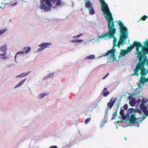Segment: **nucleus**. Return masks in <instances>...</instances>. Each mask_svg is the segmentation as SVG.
<instances>
[{
  "label": "nucleus",
  "instance_id": "nucleus-1",
  "mask_svg": "<svg viewBox=\"0 0 148 148\" xmlns=\"http://www.w3.org/2000/svg\"><path fill=\"white\" fill-rule=\"evenodd\" d=\"M111 24V29H114L115 32L113 37L110 38H113V46L112 48L113 47L114 48V47L116 46L119 48L121 45L123 46L126 43V41L127 39V38L128 37V30L127 28L124 26L123 22L120 21H116L117 22V23L119 26V31L120 32L119 40L117 45V39L114 36L116 32V29L115 28L113 18Z\"/></svg>",
  "mask_w": 148,
  "mask_h": 148
},
{
  "label": "nucleus",
  "instance_id": "nucleus-2",
  "mask_svg": "<svg viewBox=\"0 0 148 148\" xmlns=\"http://www.w3.org/2000/svg\"><path fill=\"white\" fill-rule=\"evenodd\" d=\"M101 2V8L103 14L106 17L108 22V27L109 31L107 33L104 34L102 36H99V38L102 39L104 38L108 37L109 38L113 37L114 30L111 29V24L113 17L112 14L107 4L105 1V0H100Z\"/></svg>",
  "mask_w": 148,
  "mask_h": 148
},
{
  "label": "nucleus",
  "instance_id": "nucleus-3",
  "mask_svg": "<svg viewBox=\"0 0 148 148\" xmlns=\"http://www.w3.org/2000/svg\"><path fill=\"white\" fill-rule=\"evenodd\" d=\"M128 112L130 115L129 117V122L131 123L137 124L138 123L137 120L138 119L141 121L140 123H141L142 121L144 120L146 118V116H143L141 117L137 118L136 115L137 114H140L142 112L139 109H134L133 108H130L129 109Z\"/></svg>",
  "mask_w": 148,
  "mask_h": 148
},
{
  "label": "nucleus",
  "instance_id": "nucleus-4",
  "mask_svg": "<svg viewBox=\"0 0 148 148\" xmlns=\"http://www.w3.org/2000/svg\"><path fill=\"white\" fill-rule=\"evenodd\" d=\"M134 46L136 47V52H135L136 54H138L137 57L138 60H141L144 58L145 57L144 53L145 51V49L147 47L145 46H143L140 42L137 41H134L133 44L130 45L129 48H130L131 50H132Z\"/></svg>",
  "mask_w": 148,
  "mask_h": 148
},
{
  "label": "nucleus",
  "instance_id": "nucleus-5",
  "mask_svg": "<svg viewBox=\"0 0 148 148\" xmlns=\"http://www.w3.org/2000/svg\"><path fill=\"white\" fill-rule=\"evenodd\" d=\"M116 52V49L114 47L110 50H108L107 52L103 53L101 56H100L98 58H100L103 57L107 56V60L108 62H114L116 58V55L115 54Z\"/></svg>",
  "mask_w": 148,
  "mask_h": 148
},
{
  "label": "nucleus",
  "instance_id": "nucleus-6",
  "mask_svg": "<svg viewBox=\"0 0 148 148\" xmlns=\"http://www.w3.org/2000/svg\"><path fill=\"white\" fill-rule=\"evenodd\" d=\"M52 5L49 0H42L41 1L40 8L45 11L50 10Z\"/></svg>",
  "mask_w": 148,
  "mask_h": 148
},
{
  "label": "nucleus",
  "instance_id": "nucleus-7",
  "mask_svg": "<svg viewBox=\"0 0 148 148\" xmlns=\"http://www.w3.org/2000/svg\"><path fill=\"white\" fill-rule=\"evenodd\" d=\"M148 99H145L143 98L142 100L140 108L143 112L145 115L148 116Z\"/></svg>",
  "mask_w": 148,
  "mask_h": 148
},
{
  "label": "nucleus",
  "instance_id": "nucleus-8",
  "mask_svg": "<svg viewBox=\"0 0 148 148\" xmlns=\"http://www.w3.org/2000/svg\"><path fill=\"white\" fill-rule=\"evenodd\" d=\"M85 6L89 10V13L90 15H93L95 13L92 5L89 0H84Z\"/></svg>",
  "mask_w": 148,
  "mask_h": 148
},
{
  "label": "nucleus",
  "instance_id": "nucleus-9",
  "mask_svg": "<svg viewBox=\"0 0 148 148\" xmlns=\"http://www.w3.org/2000/svg\"><path fill=\"white\" fill-rule=\"evenodd\" d=\"M52 45V43L51 42H42L38 45V46L40 47L38 49L37 51H41L45 48L49 47L50 46Z\"/></svg>",
  "mask_w": 148,
  "mask_h": 148
},
{
  "label": "nucleus",
  "instance_id": "nucleus-10",
  "mask_svg": "<svg viewBox=\"0 0 148 148\" xmlns=\"http://www.w3.org/2000/svg\"><path fill=\"white\" fill-rule=\"evenodd\" d=\"M142 59L139 60L140 61L139 63L137 64V67L138 66H139V69L141 71L140 74L142 75H145L147 73L145 71V69L144 68V61L145 60H141Z\"/></svg>",
  "mask_w": 148,
  "mask_h": 148
},
{
  "label": "nucleus",
  "instance_id": "nucleus-11",
  "mask_svg": "<svg viewBox=\"0 0 148 148\" xmlns=\"http://www.w3.org/2000/svg\"><path fill=\"white\" fill-rule=\"evenodd\" d=\"M55 75V72H51L49 73L47 75L44 76L42 78V80H45L49 78L53 79L54 78Z\"/></svg>",
  "mask_w": 148,
  "mask_h": 148
},
{
  "label": "nucleus",
  "instance_id": "nucleus-12",
  "mask_svg": "<svg viewBox=\"0 0 148 148\" xmlns=\"http://www.w3.org/2000/svg\"><path fill=\"white\" fill-rule=\"evenodd\" d=\"M84 41V40L82 39H73L70 40V42L75 44V45H79L78 43Z\"/></svg>",
  "mask_w": 148,
  "mask_h": 148
},
{
  "label": "nucleus",
  "instance_id": "nucleus-13",
  "mask_svg": "<svg viewBox=\"0 0 148 148\" xmlns=\"http://www.w3.org/2000/svg\"><path fill=\"white\" fill-rule=\"evenodd\" d=\"M110 94L109 91H108L107 89L105 88L102 91V95L104 97H106Z\"/></svg>",
  "mask_w": 148,
  "mask_h": 148
},
{
  "label": "nucleus",
  "instance_id": "nucleus-14",
  "mask_svg": "<svg viewBox=\"0 0 148 148\" xmlns=\"http://www.w3.org/2000/svg\"><path fill=\"white\" fill-rule=\"evenodd\" d=\"M116 98H115L114 100H113V99H112L110 102L108 103L107 104V106L108 107H109L110 108H111L113 106L114 103L115 102L116 99Z\"/></svg>",
  "mask_w": 148,
  "mask_h": 148
},
{
  "label": "nucleus",
  "instance_id": "nucleus-15",
  "mask_svg": "<svg viewBox=\"0 0 148 148\" xmlns=\"http://www.w3.org/2000/svg\"><path fill=\"white\" fill-rule=\"evenodd\" d=\"M31 50V48L30 46L25 47L23 48V51L25 54L29 53Z\"/></svg>",
  "mask_w": 148,
  "mask_h": 148
},
{
  "label": "nucleus",
  "instance_id": "nucleus-16",
  "mask_svg": "<svg viewBox=\"0 0 148 148\" xmlns=\"http://www.w3.org/2000/svg\"><path fill=\"white\" fill-rule=\"evenodd\" d=\"M128 53L127 51L125 49L124 50H121V51L119 55V59H120V58L122 57L123 56H125L126 54Z\"/></svg>",
  "mask_w": 148,
  "mask_h": 148
},
{
  "label": "nucleus",
  "instance_id": "nucleus-17",
  "mask_svg": "<svg viewBox=\"0 0 148 148\" xmlns=\"http://www.w3.org/2000/svg\"><path fill=\"white\" fill-rule=\"evenodd\" d=\"M30 72V71H29L28 72L23 73L22 74H21L20 75H16V78H22L26 76L27 75H28Z\"/></svg>",
  "mask_w": 148,
  "mask_h": 148
},
{
  "label": "nucleus",
  "instance_id": "nucleus-18",
  "mask_svg": "<svg viewBox=\"0 0 148 148\" xmlns=\"http://www.w3.org/2000/svg\"><path fill=\"white\" fill-rule=\"evenodd\" d=\"M26 79H25L22 80L21 81L19 82L17 85H16L15 86L14 88H16L21 87L26 81Z\"/></svg>",
  "mask_w": 148,
  "mask_h": 148
},
{
  "label": "nucleus",
  "instance_id": "nucleus-19",
  "mask_svg": "<svg viewBox=\"0 0 148 148\" xmlns=\"http://www.w3.org/2000/svg\"><path fill=\"white\" fill-rule=\"evenodd\" d=\"M48 92H44L39 94L38 96V98L40 99H41L44 98L45 96H47L49 95Z\"/></svg>",
  "mask_w": 148,
  "mask_h": 148
},
{
  "label": "nucleus",
  "instance_id": "nucleus-20",
  "mask_svg": "<svg viewBox=\"0 0 148 148\" xmlns=\"http://www.w3.org/2000/svg\"><path fill=\"white\" fill-rule=\"evenodd\" d=\"M145 46L147 47L145 49V51L144 53L145 57V55L146 54H148V40L145 41L144 42Z\"/></svg>",
  "mask_w": 148,
  "mask_h": 148
},
{
  "label": "nucleus",
  "instance_id": "nucleus-21",
  "mask_svg": "<svg viewBox=\"0 0 148 148\" xmlns=\"http://www.w3.org/2000/svg\"><path fill=\"white\" fill-rule=\"evenodd\" d=\"M7 45L6 44H4L0 47V50L2 52L6 51H7Z\"/></svg>",
  "mask_w": 148,
  "mask_h": 148
},
{
  "label": "nucleus",
  "instance_id": "nucleus-22",
  "mask_svg": "<svg viewBox=\"0 0 148 148\" xmlns=\"http://www.w3.org/2000/svg\"><path fill=\"white\" fill-rule=\"evenodd\" d=\"M139 70V66H138L137 67L136 66V68L134 70V73L132 75H136L137 76H138L139 75L138 72Z\"/></svg>",
  "mask_w": 148,
  "mask_h": 148
},
{
  "label": "nucleus",
  "instance_id": "nucleus-23",
  "mask_svg": "<svg viewBox=\"0 0 148 148\" xmlns=\"http://www.w3.org/2000/svg\"><path fill=\"white\" fill-rule=\"evenodd\" d=\"M24 54V53L23 51H21L17 53L14 57V60L16 63H17L16 60V57L18 55H23Z\"/></svg>",
  "mask_w": 148,
  "mask_h": 148
},
{
  "label": "nucleus",
  "instance_id": "nucleus-24",
  "mask_svg": "<svg viewBox=\"0 0 148 148\" xmlns=\"http://www.w3.org/2000/svg\"><path fill=\"white\" fill-rule=\"evenodd\" d=\"M95 57V56L94 55L92 54L84 58V59L87 60H90L94 58Z\"/></svg>",
  "mask_w": 148,
  "mask_h": 148
},
{
  "label": "nucleus",
  "instance_id": "nucleus-25",
  "mask_svg": "<svg viewBox=\"0 0 148 148\" xmlns=\"http://www.w3.org/2000/svg\"><path fill=\"white\" fill-rule=\"evenodd\" d=\"M140 81L143 83V84H145V82H146V79L145 78V76H142L140 77Z\"/></svg>",
  "mask_w": 148,
  "mask_h": 148
},
{
  "label": "nucleus",
  "instance_id": "nucleus-26",
  "mask_svg": "<svg viewBox=\"0 0 148 148\" xmlns=\"http://www.w3.org/2000/svg\"><path fill=\"white\" fill-rule=\"evenodd\" d=\"M129 103L131 106H134L136 104V102L134 100H132L130 101Z\"/></svg>",
  "mask_w": 148,
  "mask_h": 148
},
{
  "label": "nucleus",
  "instance_id": "nucleus-27",
  "mask_svg": "<svg viewBox=\"0 0 148 148\" xmlns=\"http://www.w3.org/2000/svg\"><path fill=\"white\" fill-rule=\"evenodd\" d=\"M7 30V29H3L0 30V36L3 35Z\"/></svg>",
  "mask_w": 148,
  "mask_h": 148
},
{
  "label": "nucleus",
  "instance_id": "nucleus-28",
  "mask_svg": "<svg viewBox=\"0 0 148 148\" xmlns=\"http://www.w3.org/2000/svg\"><path fill=\"white\" fill-rule=\"evenodd\" d=\"M117 115V111H116L113 114V117H112V119L113 120L115 119V117Z\"/></svg>",
  "mask_w": 148,
  "mask_h": 148
},
{
  "label": "nucleus",
  "instance_id": "nucleus-29",
  "mask_svg": "<svg viewBox=\"0 0 148 148\" xmlns=\"http://www.w3.org/2000/svg\"><path fill=\"white\" fill-rule=\"evenodd\" d=\"M124 110L123 109H121L120 112V114L121 115L122 117H124Z\"/></svg>",
  "mask_w": 148,
  "mask_h": 148
},
{
  "label": "nucleus",
  "instance_id": "nucleus-30",
  "mask_svg": "<svg viewBox=\"0 0 148 148\" xmlns=\"http://www.w3.org/2000/svg\"><path fill=\"white\" fill-rule=\"evenodd\" d=\"M91 120V118H89L86 119L85 121V124H87Z\"/></svg>",
  "mask_w": 148,
  "mask_h": 148
},
{
  "label": "nucleus",
  "instance_id": "nucleus-31",
  "mask_svg": "<svg viewBox=\"0 0 148 148\" xmlns=\"http://www.w3.org/2000/svg\"><path fill=\"white\" fill-rule=\"evenodd\" d=\"M9 58V57L7 56H3L2 57H0V58L2 59L3 60H6Z\"/></svg>",
  "mask_w": 148,
  "mask_h": 148
},
{
  "label": "nucleus",
  "instance_id": "nucleus-32",
  "mask_svg": "<svg viewBox=\"0 0 148 148\" xmlns=\"http://www.w3.org/2000/svg\"><path fill=\"white\" fill-rule=\"evenodd\" d=\"M147 18H148V16H144L141 19L143 21H145L146 20V19Z\"/></svg>",
  "mask_w": 148,
  "mask_h": 148
},
{
  "label": "nucleus",
  "instance_id": "nucleus-33",
  "mask_svg": "<svg viewBox=\"0 0 148 148\" xmlns=\"http://www.w3.org/2000/svg\"><path fill=\"white\" fill-rule=\"evenodd\" d=\"M145 84H143V83L141 82L140 81L139 82V83L138 84V86L139 87H141L142 86H143Z\"/></svg>",
  "mask_w": 148,
  "mask_h": 148
},
{
  "label": "nucleus",
  "instance_id": "nucleus-34",
  "mask_svg": "<svg viewBox=\"0 0 148 148\" xmlns=\"http://www.w3.org/2000/svg\"><path fill=\"white\" fill-rule=\"evenodd\" d=\"M79 37L78 35L73 36V38H74V39H76V38H78Z\"/></svg>",
  "mask_w": 148,
  "mask_h": 148
},
{
  "label": "nucleus",
  "instance_id": "nucleus-35",
  "mask_svg": "<svg viewBox=\"0 0 148 148\" xmlns=\"http://www.w3.org/2000/svg\"><path fill=\"white\" fill-rule=\"evenodd\" d=\"M130 48H129V47H127V49H125L127 51V53H128L129 52H130L132 50H131L130 49Z\"/></svg>",
  "mask_w": 148,
  "mask_h": 148
},
{
  "label": "nucleus",
  "instance_id": "nucleus-36",
  "mask_svg": "<svg viewBox=\"0 0 148 148\" xmlns=\"http://www.w3.org/2000/svg\"><path fill=\"white\" fill-rule=\"evenodd\" d=\"M7 52L6 51H3V53H2L3 56H5L7 55Z\"/></svg>",
  "mask_w": 148,
  "mask_h": 148
},
{
  "label": "nucleus",
  "instance_id": "nucleus-37",
  "mask_svg": "<svg viewBox=\"0 0 148 148\" xmlns=\"http://www.w3.org/2000/svg\"><path fill=\"white\" fill-rule=\"evenodd\" d=\"M109 74V73H107L106 75L103 77V79H105L108 76Z\"/></svg>",
  "mask_w": 148,
  "mask_h": 148
},
{
  "label": "nucleus",
  "instance_id": "nucleus-38",
  "mask_svg": "<svg viewBox=\"0 0 148 148\" xmlns=\"http://www.w3.org/2000/svg\"><path fill=\"white\" fill-rule=\"evenodd\" d=\"M50 148H58L57 146L56 145H53L51 146Z\"/></svg>",
  "mask_w": 148,
  "mask_h": 148
},
{
  "label": "nucleus",
  "instance_id": "nucleus-39",
  "mask_svg": "<svg viewBox=\"0 0 148 148\" xmlns=\"http://www.w3.org/2000/svg\"><path fill=\"white\" fill-rule=\"evenodd\" d=\"M60 0H58V1L56 3V5H59L60 4Z\"/></svg>",
  "mask_w": 148,
  "mask_h": 148
},
{
  "label": "nucleus",
  "instance_id": "nucleus-40",
  "mask_svg": "<svg viewBox=\"0 0 148 148\" xmlns=\"http://www.w3.org/2000/svg\"><path fill=\"white\" fill-rule=\"evenodd\" d=\"M127 107H128V106H127V105H125L123 106V108L125 110L127 109Z\"/></svg>",
  "mask_w": 148,
  "mask_h": 148
},
{
  "label": "nucleus",
  "instance_id": "nucleus-41",
  "mask_svg": "<svg viewBox=\"0 0 148 148\" xmlns=\"http://www.w3.org/2000/svg\"><path fill=\"white\" fill-rule=\"evenodd\" d=\"M105 125L104 123H102L101 124L100 127L102 128Z\"/></svg>",
  "mask_w": 148,
  "mask_h": 148
},
{
  "label": "nucleus",
  "instance_id": "nucleus-42",
  "mask_svg": "<svg viewBox=\"0 0 148 148\" xmlns=\"http://www.w3.org/2000/svg\"><path fill=\"white\" fill-rule=\"evenodd\" d=\"M94 40V38L90 39L88 40V42H91L93 40Z\"/></svg>",
  "mask_w": 148,
  "mask_h": 148
},
{
  "label": "nucleus",
  "instance_id": "nucleus-43",
  "mask_svg": "<svg viewBox=\"0 0 148 148\" xmlns=\"http://www.w3.org/2000/svg\"><path fill=\"white\" fill-rule=\"evenodd\" d=\"M83 35V34L82 33L80 34H79V37L82 36Z\"/></svg>",
  "mask_w": 148,
  "mask_h": 148
},
{
  "label": "nucleus",
  "instance_id": "nucleus-44",
  "mask_svg": "<svg viewBox=\"0 0 148 148\" xmlns=\"http://www.w3.org/2000/svg\"><path fill=\"white\" fill-rule=\"evenodd\" d=\"M146 62L148 64V59L146 60Z\"/></svg>",
  "mask_w": 148,
  "mask_h": 148
},
{
  "label": "nucleus",
  "instance_id": "nucleus-45",
  "mask_svg": "<svg viewBox=\"0 0 148 148\" xmlns=\"http://www.w3.org/2000/svg\"><path fill=\"white\" fill-rule=\"evenodd\" d=\"M17 3H16V2L14 3V5H16Z\"/></svg>",
  "mask_w": 148,
  "mask_h": 148
},
{
  "label": "nucleus",
  "instance_id": "nucleus-46",
  "mask_svg": "<svg viewBox=\"0 0 148 148\" xmlns=\"http://www.w3.org/2000/svg\"><path fill=\"white\" fill-rule=\"evenodd\" d=\"M106 113L107 114H108V111L107 110H106Z\"/></svg>",
  "mask_w": 148,
  "mask_h": 148
},
{
  "label": "nucleus",
  "instance_id": "nucleus-47",
  "mask_svg": "<svg viewBox=\"0 0 148 148\" xmlns=\"http://www.w3.org/2000/svg\"><path fill=\"white\" fill-rule=\"evenodd\" d=\"M146 82H148V77L146 79Z\"/></svg>",
  "mask_w": 148,
  "mask_h": 148
},
{
  "label": "nucleus",
  "instance_id": "nucleus-48",
  "mask_svg": "<svg viewBox=\"0 0 148 148\" xmlns=\"http://www.w3.org/2000/svg\"><path fill=\"white\" fill-rule=\"evenodd\" d=\"M99 38H98V39H97V40H96V41H99Z\"/></svg>",
  "mask_w": 148,
  "mask_h": 148
},
{
  "label": "nucleus",
  "instance_id": "nucleus-49",
  "mask_svg": "<svg viewBox=\"0 0 148 148\" xmlns=\"http://www.w3.org/2000/svg\"><path fill=\"white\" fill-rule=\"evenodd\" d=\"M11 6H14V4H12V5H11Z\"/></svg>",
  "mask_w": 148,
  "mask_h": 148
},
{
  "label": "nucleus",
  "instance_id": "nucleus-50",
  "mask_svg": "<svg viewBox=\"0 0 148 148\" xmlns=\"http://www.w3.org/2000/svg\"><path fill=\"white\" fill-rule=\"evenodd\" d=\"M140 99H138V103L139 101H140Z\"/></svg>",
  "mask_w": 148,
  "mask_h": 148
},
{
  "label": "nucleus",
  "instance_id": "nucleus-51",
  "mask_svg": "<svg viewBox=\"0 0 148 148\" xmlns=\"http://www.w3.org/2000/svg\"><path fill=\"white\" fill-rule=\"evenodd\" d=\"M0 56H3V55H2V54H0Z\"/></svg>",
  "mask_w": 148,
  "mask_h": 148
},
{
  "label": "nucleus",
  "instance_id": "nucleus-52",
  "mask_svg": "<svg viewBox=\"0 0 148 148\" xmlns=\"http://www.w3.org/2000/svg\"><path fill=\"white\" fill-rule=\"evenodd\" d=\"M119 122H120V121H117V123H119Z\"/></svg>",
  "mask_w": 148,
  "mask_h": 148
},
{
  "label": "nucleus",
  "instance_id": "nucleus-53",
  "mask_svg": "<svg viewBox=\"0 0 148 148\" xmlns=\"http://www.w3.org/2000/svg\"><path fill=\"white\" fill-rule=\"evenodd\" d=\"M125 140H127V138L126 137H125Z\"/></svg>",
  "mask_w": 148,
  "mask_h": 148
},
{
  "label": "nucleus",
  "instance_id": "nucleus-54",
  "mask_svg": "<svg viewBox=\"0 0 148 148\" xmlns=\"http://www.w3.org/2000/svg\"><path fill=\"white\" fill-rule=\"evenodd\" d=\"M139 125H138V126H137V127H139Z\"/></svg>",
  "mask_w": 148,
  "mask_h": 148
},
{
  "label": "nucleus",
  "instance_id": "nucleus-55",
  "mask_svg": "<svg viewBox=\"0 0 148 148\" xmlns=\"http://www.w3.org/2000/svg\"><path fill=\"white\" fill-rule=\"evenodd\" d=\"M116 128L117 129H118V126H116Z\"/></svg>",
  "mask_w": 148,
  "mask_h": 148
},
{
  "label": "nucleus",
  "instance_id": "nucleus-56",
  "mask_svg": "<svg viewBox=\"0 0 148 148\" xmlns=\"http://www.w3.org/2000/svg\"><path fill=\"white\" fill-rule=\"evenodd\" d=\"M2 3V4H4V3Z\"/></svg>",
  "mask_w": 148,
  "mask_h": 148
},
{
  "label": "nucleus",
  "instance_id": "nucleus-57",
  "mask_svg": "<svg viewBox=\"0 0 148 148\" xmlns=\"http://www.w3.org/2000/svg\"><path fill=\"white\" fill-rule=\"evenodd\" d=\"M23 1V0H22Z\"/></svg>",
  "mask_w": 148,
  "mask_h": 148
}]
</instances>
